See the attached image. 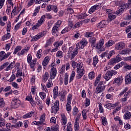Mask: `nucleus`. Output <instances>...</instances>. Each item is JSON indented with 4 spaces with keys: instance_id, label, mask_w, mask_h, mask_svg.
<instances>
[{
    "instance_id": "f257e3e1",
    "label": "nucleus",
    "mask_w": 131,
    "mask_h": 131,
    "mask_svg": "<svg viewBox=\"0 0 131 131\" xmlns=\"http://www.w3.org/2000/svg\"><path fill=\"white\" fill-rule=\"evenodd\" d=\"M84 48V46L80 42L76 44V48L74 50L73 47H70L68 52L69 58H70L71 60H73V59L75 58V56L78 54V50H82V49Z\"/></svg>"
},
{
    "instance_id": "f03ea898",
    "label": "nucleus",
    "mask_w": 131,
    "mask_h": 131,
    "mask_svg": "<svg viewBox=\"0 0 131 131\" xmlns=\"http://www.w3.org/2000/svg\"><path fill=\"white\" fill-rule=\"evenodd\" d=\"M51 70L50 72V78L49 79L47 87L48 88H52L53 86V80L55 77H56V75H57V69L56 68V64L55 63H52L51 64Z\"/></svg>"
},
{
    "instance_id": "7ed1b4c3",
    "label": "nucleus",
    "mask_w": 131,
    "mask_h": 131,
    "mask_svg": "<svg viewBox=\"0 0 131 131\" xmlns=\"http://www.w3.org/2000/svg\"><path fill=\"white\" fill-rule=\"evenodd\" d=\"M59 100H56L53 104L51 110V113L56 114L59 111Z\"/></svg>"
},
{
    "instance_id": "20e7f679",
    "label": "nucleus",
    "mask_w": 131,
    "mask_h": 131,
    "mask_svg": "<svg viewBox=\"0 0 131 131\" xmlns=\"http://www.w3.org/2000/svg\"><path fill=\"white\" fill-rule=\"evenodd\" d=\"M21 100L18 98H14L12 100L11 102V106L12 108L16 109L21 106Z\"/></svg>"
},
{
    "instance_id": "39448f33",
    "label": "nucleus",
    "mask_w": 131,
    "mask_h": 131,
    "mask_svg": "<svg viewBox=\"0 0 131 131\" xmlns=\"http://www.w3.org/2000/svg\"><path fill=\"white\" fill-rule=\"evenodd\" d=\"M116 74H117V72L115 71H108L104 76V79L106 81H108L112 77V76Z\"/></svg>"
},
{
    "instance_id": "423d86ee",
    "label": "nucleus",
    "mask_w": 131,
    "mask_h": 131,
    "mask_svg": "<svg viewBox=\"0 0 131 131\" xmlns=\"http://www.w3.org/2000/svg\"><path fill=\"white\" fill-rule=\"evenodd\" d=\"M11 55V52H8L6 53L5 51L0 52V61H4L6 59H8Z\"/></svg>"
},
{
    "instance_id": "0eeeda50",
    "label": "nucleus",
    "mask_w": 131,
    "mask_h": 131,
    "mask_svg": "<svg viewBox=\"0 0 131 131\" xmlns=\"http://www.w3.org/2000/svg\"><path fill=\"white\" fill-rule=\"evenodd\" d=\"M105 85H103V82H100L96 88L95 93L96 94H100V93L104 92V91H105Z\"/></svg>"
},
{
    "instance_id": "6e6552de",
    "label": "nucleus",
    "mask_w": 131,
    "mask_h": 131,
    "mask_svg": "<svg viewBox=\"0 0 131 131\" xmlns=\"http://www.w3.org/2000/svg\"><path fill=\"white\" fill-rule=\"evenodd\" d=\"M84 68H82L81 69H77V73L76 75V79H80L83 75L84 74Z\"/></svg>"
},
{
    "instance_id": "1a4fd4ad",
    "label": "nucleus",
    "mask_w": 131,
    "mask_h": 131,
    "mask_svg": "<svg viewBox=\"0 0 131 131\" xmlns=\"http://www.w3.org/2000/svg\"><path fill=\"white\" fill-rule=\"evenodd\" d=\"M124 48H125V43L123 42H120L116 44L115 49L117 51H118L123 50Z\"/></svg>"
},
{
    "instance_id": "9d476101",
    "label": "nucleus",
    "mask_w": 131,
    "mask_h": 131,
    "mask_svg": "<svg viewBox=\"0 0 131 131\" xmlns=\"http://www.w3.org/2000/svg\"><path fill=\"white\" fill-rule=\"evenodd\" d=\"M47 11L51 12V11H53L54 13H58V7L55 5H49L47 7Z\"/></svg>"
},
{
    "instance_id": "9b49d317",
    "label": "nucleus",
    "mask_w": 131,
    "mask_h": 131,
    "mask_svg": "<svg viewBox=\"0 0 131 131\" xmlns=\"http://www.w3.org/2000/svg\"><path fill=\"white\" fill-rule=\"evenodd\" d=\"M101 6V4H97L95 5L92 6L89 10V14H93L94 12L95 11L98 10L99 9H100V7Z\"/></svg>"
},
{
    "instance_id": "f8f14e48",
    "label": "nucleus",
    "mask_w": 131,
    "mask_h": 131,
    "mask_svg": "<svg viewBox=\"0 0 131 131\" xmlns=\"http://www.w3.org/2000/svg\"><path fill=\"white\" fill-rule=\"evenodd\" d=\"M104 45V39H101L99 41V43L97 44L95 48L97 49V50H99L100 52H103L105 50L102 49V47H103Z\"/></svg>"
},
{
    "instance_id": "ddd939ff",
    "label": "nucleus",
    "mask_w": 131,
    "mask_h": 131,
    "mask_svg": "<svg viewBox=\"0 0 131 131\" xmlns=\"http://www.w3.org/2000/svg\"><path fill=\"white\" fill-rule=\"evenodd\" d=\"M125 81L126 84H130L131 83V72L127 73L125 77Z\"/></svg>"
},
{
    "instance_id": "4468645a",
    "label": "nucleus",
    "mask_w": 131,
    "mask_h": 131,
    "mask_svg": "<svg viewBox=\"0 0 131 131\" xmlns=\"http://www.w3.org/2000/svg\"><path fill=\"white\" fill-rule=\"evenodd\" d=\"M119 105V102H117L115 104L112 103H107L105 104V107L109 110H111V109H114L116 107L118 106Z\"/></svg>"
},
{
    "instance_id": "2eb2a0df",
    "label": "nucleus",
    "mask_w": 131,
    "mask_h": 131,
    "mask_svg": "<svg viewBox=\"0 0 131 131\" xmlns=\"http://www.w3.org/2000/svg\"><path fill=\"white\" fill-rule=\"evenodd\" d=\"M123 81V78H122V76L118 77L117 78H115L113 81L114 84H118V85H120L122 83V81Z\"/></svg>"
},
{
    "instance_id": "dca6fc26",
    "label": "nucleus",
    "mask_w": 131,
    "mask_h": 131,
    "mask_svg": "<svg viewBox=\"0 0 131 131\" xmlns=\"http://www.w3.org/2000/svg\"><path fill=\"white\" fill-rule=\"evenodd\" d=\"M43 36V33H39V34H37L36 35L33 36L32 39L31 40V41H36L39 39V38H41Z\"/></svg>"
},
{
    "instance_id": "f3484780",
    "label": "nucleus",
    "mask_w": 131,
    "mask_h": 131,
    "mask_svg": "<svg viewBox=\"0 0 131 131\" xmlns=\"http://www.w3.org/2000/svg\"><path fill=\"white\" fill-rule=\"evenodd\" d=\"M61 123L62 125H66L67 124V118L66 117V116H65V114H62L61 115Z\"/></svg>"
},
{
    "instance_id": "a211bd4d",
    "label": "nucleus",
    "mask_w": 131,
    "mask_h": 131,
    "mask_svg": "<svg viewBox=\"0 0 131 131\" xmlns=\"http://www.w3.org/2000/svg\"><path fill=\"white\" fill-rule=\"evenodd\" d=\"M59 31V27L54 26L52 30V33L54 36H58V32Z\"/></svg>"
},
{
    "instance_id": "6ab92c4d",
    "label": "nucleus",
    "mask_w": 131,
    "mask_h": 131,
    "mask_svg": "<svg viewBox=\"0 0 131 131\" xmlns=\"http://www.w3.org/2000/svg\"><path fill=\"white\" fill-rule=\"evenodd\" d=\"M73 114L74 116H80L81 114L79 113V111H78V108L76 106H74L73 111Z\"/></svg>"
},
{
    "instance_id": "aec40b11",
    "label": "nucleus",
    "mask_w": 131,
    "mask_h": 131,
    "mask_svg": "<svg viewBox=\"0 0 131 131\" xmlns=\"http://www.w3.org/2000/svg\"><path fill=\"white\" fill-rule=\"evenodd\" d=\"M107 25L106 21L102 20L97 25V28H104Z\"/></svg>"
},
{
    "instance_id": "412c9836",
    "label": "nucleus",
    "mask_w": 131,
    "mask_h": 131,
    "mask_svg": "<svg viewBox=\"0 0 131 131\" xmlns=\"http://www.w3.org/2000/svg\"><path fill=\"white\" fill-rule=\"evenodd\" d=\"M63 42L64 41H63V40H61L60 41H56L53 43V46L55 47V48H56V49H59V47L62 46Z\"/></svg>"
},
{
    "instance_id": "4be33fe9",
    "label": "nucleus",
    "mask_w": 131,
    "mask_h": 131,
    "mask_svg": "<svg viewBox=\"0 0 131 131\" xmlns=\"http://www.w3.org/2000/svg\"><path fill=\"white\" fill-rule=\"evenodd\" d=\"M130 52H131V49L129 48H127V49L122 50L120 53V54L121 55H128V54H129Z\"/></svg>"
},
{
    "instance_id": "5701e85b",
    "label": "nucleus",
    "mask_w": 131,
    "mask_h": 131,
    "mask_svg": "<svg viewBox=\"0 0 131 131\" xmlns=\"http://www.w3.org/2000/svg\"><path fill=\"white\" fill-rule=\"evenodd\" d=\"M124 119L128 120L131 118V113L130 112L127 111L125 113L123 116Z\"/></svg>"
},
{
    "instance_id": "b1692460",
    "label": "nucleus",
    "mask_w": 131,
    "mask_h": 131,
    "mask_svg": "<svg viewBox=\"0 0 131 131\" xmlns=\"http://www.w3.org/2000/svg\"><path fill=\"white\" fill-rule=\"evenodd\" d=\"M30 49V47L28 46L27 47L25 48L24 49H23L21 51L20 53H18V55L19 56H20V55H24V54H25L26 53H27V52L29 51Z\"/></svg>"
},
{
    "instance_id": "393cba45",
    "label": "nucleus",
    "mask_w": 131,
    "mask_h": 131,
    "mask_svg": "<svg viewBox=\"0 0 131 131\" xmlns=\"http://www.w3.org/2000/svg\"><path fill=\"white\" fill-rule=\"evenodd\" d=\"M119 6L124 11L126 9V4L123 1H120L119 2Z\"/></svg>"
},
{
    "instance_id": "a878e982",
    "label": "nucleus",
    "mask_w": 131,
    "mask_h": 131,
    "mask_svg": "<svg viewBox=\"0 0 131 131\" xmlns=\"http://www.w3.org/2000/svg\"><path fill=\"white\" fill-rule=\"evenodd\" d=\"M46 20V15H42L40 17V19L38 21V25L41 26L43 24V22Z\"/></svg>"
},
{
    "instance_id": "bb28decb",
    "label": "nucleus",
    "mask_w": 131,
    "mask_h": 131,
    "mask_svg": "<svg viewBox=\"0 0 131 131\" xmlns=\"http://www.w3.org/2000/svg\"><path fill=\"white\" fill-rule=\"evenodd\" d=\"M71 101H72V94H69L67 97V105H71Z\"/></svg>"
},
{
    "instance_id": "cd10ccee",
    "label": "nucleus",
    "mask_w": 131,
    "mask_h": 131,
    "mask_svg": "<svg viewBox=\"0 0 131 131\" xmlns=\"http://www.w3.org/2000/svg\"><path fill=\"white\" fill-rule=\"evenodd\" d=\"M9 38H11V34L10 33H7V34L2 37V40L4 41L7 39H9Z\"/></svg>"
},
{
    "instance_id": "c85d7f7f",
    "label": "nucleus",
    "mask_w": 131,
    "mask_h": 131,
    "mask_svg": "<svg viewBox=\"0 0 131 131\" xmlns=\"http://www.w3.org/2000/svg\"><path fill=\"white\" fill-rule=\"evenodd\" d=\"M49 61H50V57H49V56L46 57L42 63L43 66H47V65L49 64Z\"/></svg>"
},
{
    "instance_id": "c756f323",
    "label": "nucleus",
    "mask_w": 131,
    "mask_h": 131,
    "mask_svg": "<svg viewBox=\"0 0 131 131\" xmlns=\"http://www.w3.org/2000/svg\"><path fill=\"white\" fill-rule=\"evenodd\" d=\"M34 114V113L32 111L30 112V113H28L27 114L23 116V118H30V117H32V115H33Z\"/></svg>"
},
{
    "instance_id": "7c9ffc66",
    "label": "nucleus",
    "mask_w": 131,
    "mask_h": 131,
    "mask_svg": "<svg viewBox=\"0 0 131 131\" xmlns=\"http://www.w3.org/2000/svg\"><path fill=\"white\" fill-rule=\"evenodd\" d=\"M52 42H53V38H50L47 40L45 46V48H48L49 46H50L51 43H52Z\"/></svg>"
},
{
    "instance_id": "2f4dec72",
    "label": "nucleus",
    "mask_w": 131,
    "mask_h": 131,
    "mask_svg": "<svg viewBox=\"0 0 131 131\" xmlns=\"http://www.w3.org/2000/svg\"><path fill=\"white\" fill-rule=\"evenodd\" d=\"M95 34L93 32H87L85 33L84 36L85 37H92V36H94Z\"/></svg>"
},
{
    "instance_id": "473e14b6",
    "label": "nucleus",
    "mask_w": 131,
    "mask_h": 131,
    "mask_svg": "<svg viewBox=\"0 0 131 131\" xmlns=\"http://www.w3.org/2000/svg\"><path fill=\"white\" fill-rule=\"evenodd\" d=\"M96 77V74L94 71L91 72L89 74V79H94Z\"/></svg>"
},
{
    "instance_id": "72a5a7b5",
    "label": "nucleus",
    "mask_w": 131,
    "mask_h": 131,
    "mask_svg": "<svg viewBox=\"0 0 131 131\" xmlns=\"http://www.w3.org/2000/svg\"><path fill=\"white\" fill-rule=\"evenodd\" d=\"M99 62V59L98 58V56H96L93 58V65L94 67H96L97 64H98V62Z\"/></svg>"
},
{
    "instance_id": "f704fd0d",
    "label": "nucleus",
    "mask_w": 131,
    "mask_h": 131,
    "mask_svg": "<svg viewBox=\"0 0 131 131\" xmlns=\"http://www.w3.org/2000/svg\"><path fill=\"white\" fill-rule=\"evenodd\" d=\"M114 45V41L112 40H110L107 42L105 44L106 48H110L112 46Z\"/></svg>"
},
{
    "instance_id": "c9c22d12",
    "label": "nucleus",
    "mask_w": 131,
    "mask_h": 131,
    "mask_svg": "<svg viewBox=\"0 0 131 131\" xmlns=\"http://www.w3.org/2000/svg\"><path fill=\"white\" fill-rule=\"evenodd\" d=\"M80 42L84 46V48L89 43L88 40L85 38H82V40L80 41Z\"/></svg>"
},
{
    "instance_id": "e433bc0d",
    "label": "nucleus",
    "mask_w": 131,
    "mask_h": 131,
    "mask_svg": "<svg viewBox=\"0 0 131 131\" xmlns=\"http://www.w3.org/2000/svg\"><path fill=\"white\" fill-rule=\"evenodd\" d=\"M101 74H99L98 76L96 77V80L94 83V86H97V85L99 83L101 79Z\"/></svg>"
},
{
    "instance_id": "4c0bfd02",
    "label": "nucleus",
    "mask_w": 131,
    "mask_h": 131,
    "mask_svg": "<svg viewBox=\"0 0 131 131\" xmlns=\"http://www.w3.org/2000/svg\"><path fill=\"white\" fill-rule=\"evenodd\" d=\"M5 106H6L5 100H4V98H2L0 97V108H4Z\"/></svg>"
},
{
    "instance_id": "58836bf2",
    "label": "nucleus",
    "mask_w": 131,
    "mask_h": 131,
    "mask_svg": "<svg viewBox=\"0 0 131 131\" xmlns=\"http://www.w3.org/2000/svg\"><path fill=\"white\" fill-rule=\"evenodd\" d=\"M68 77H69V75L67 73H66L64 75V82L65 85H67V84H68Z\"/></svg>"
},
{
    "instance_id": "ea45409f",
    "label": "nucleus",
    "mask_w": 131,
    "mask_h": 131,
    "mask_svg": "<svg viewBox=\"0 0 131 131\" xmlns=\"http://www.w3.org/2000/svg\"><path fill=\"white\" fill-rule=\"evenodd\" d=\"M63 55L64 53H63V52L59 51L56 53V56L57 58H63Z\"/></svg>"
},
{
    "instance_id": "a19ab883",
    "label": "nucleus",
    "mask_w": 131,
    "mask_h": 131,
    "mask_svg": "<svg viewBox=\"0 0 131 131\" xmlns=\"http://www.w3.org/2000/svg\"><path fill=\"white\" fill-rule=\"evenodd\" d=\"M50 76V75H49V73L46 72L45 75L43 76V80L45 82L49 79V77Z\"/></svg>"
},
{
    "instance_id": "79ce46f5",
    "label": "nucleus",
    "mask_w": 131,
    "mask_h": 131,
    "mask_svg": "<svg viewBox=\"0 0 131 131\" xmlns=\"http://www.w3.org/2000/svg\"><path fill=\"white\" fill-rule=\"evenodd\" d=\"M37 59H33L32 61H31L30 63V67L31 68H34V66H35V64H36V62Z\"/></svg>"
},
{
    "instance_id": "37998d69",
    "label": "nucleus",
    "mask_w": 131,
    "mask_h": 131,
    "mask_svg": "<svg viewBox=\"0 0 131 131\" xmlns=\"http://www.w3.org/2000/svg\"><path fill=\"white\" fill-rule=\"evenodd\" d=\"M68 23L69 26L67 27L69 28V29L71 30V28L73 27V24L72 23V19L71 18H69Z\"/></svg>"
},
{
    "instance_id": "c03bdc74",
    "label": "nucleus",
    "mask_w": 131,
    "mask_h": 131,
    "mask_svg": "<svg viewBox=\"0 0 131 131\" xmlns=\"http://www.w3.org/2000/svg\"><path fill=\"white\" fill-rule=\"evenodd\" d=\"M21 50H22V47H21V46H17L14 49L13 55H16V54H17L19 51H21Z\"/></svg>"
},
{
    "instance_id": "a18cd8bd",
    "label": "nucleus",
    "mask_w": 131,
    "mask_h": 131,
    "mask_svg": "<svg viewBox=\"0 0 131 131\" xmlns=\"http://www.w3.org/2000/svg\"><path fill=\"white\" fill-rule=\"evenodd\" d=\"M40 9V7H37L35 10L34 11V13H33V16H35L37 15V13L39 12V10Z\"/></svg>"
},
{
    "instance_id": "49530a36",
    "label": "nucleus",
    "mask_w": 131,
    "mask_h": 131,
    "mask_svg": "<svg viewBox=\"0 0 131 131\" xmlns=\"http://www.w3.org/2000/svg\"><path fill=\"white\" fill-rule=\"evenodd\" d=\"M75 76V72L72 71L71 74V76L70 77V80H69L70 83L73 80V79H74Z\"/></svg>"
},
{
    "instance_id": "de8ad7c7",
    "label": "nucleus",
    "mask_w": 131,
    "mask_h": 131,
    "mask_svg": "<svg viewBox=\"0 0 131 131\" xmlns=\"http://www.w3.org/2000/svg\"><path fill=\"white\" fill-rule=\"evenodd\" d=\"M115 54V51L114 50H112L108 54L106 55L107 58H108V59H110V58H111V57H112V56H113V55H114Z\"/></svg>"
},
{
    "instance_id": "09e8293b",
    "label": "nucleus",
    "mask_w": 131,
    "mask_h": 131,
    "mask_svg": "<svg viewBox=\"0 0 131 131\" xmlns=\"http://www.w3.org/2000/svg\"><path fill=\"white\" fill-rule=\"evenodd\" d=\"M96 38L95 37H92V38H91L89 40V41L92 44V47H95V43H96Z\"/></svg>"
},
{
    "instance_id": "8fccbe9b",
    "label": "nucleus",
    "mask_w": 131,
    "mask_h": 131,
    "mask_svg": "<svg viewBox=\"0 0 131 131\" xmlns=\"http://www.w3.org/2000/svg\"><path fill=\"white\" fill-rule=\"evenodd\" d=\"M71 64L73 68H74V69H75V68H77V66L78 65V63H77V62H76L73 60H72L71 61Z\"/></svg>"
},
{
    "instance_id": "3c124183",
    "label": "nucleus",
    "mask_w": 131,
    "mask_h": 131,
    "mask_svg": "<svg viewBox=\"0 0 131 131\" xmlns=\"http://www.w3.org/2000/svg\"><path fill=\"white\" fill-rule=\"evenodd\" d=\"M16 70H17L16 77H18V76H22V70L17 68Z\"/></svg>"
},
{
    "instance_id": "603ef678",
    "label": "nucleus",
    "mask_w": 131,
    "mask_h": 131,
    "mask_svg": "<svg viewBox=\"0 0 131 131\" xmlns=\"http://www.w3.org/2000/svg\"><path fill=\"white\" fill-rule=\"evenodd\" d=\"M59 92H58V86H55L53 89V96H58Z\"/></svg>"
},
{
    "instance_id": "864d4df0",
    "label": "nucleus",
    "mask_w": 131,
    "mask_h": 131,
    "mask_svg": "<svg viewBox=\"0 0 131 131\" xmlns=\"http://www.w3.org/2000/svg\"><path fill=\"white\" fill-rule=\"evenodd\" d=\"M8 65L9 61H7L6 62L4 63L0 67V71H1V70H3V69H5V68H6V67H7V66H8Z\"/></svg>"
},
{
    "instance_id": "5fc2aeb1",
    "label": "nucleus",
    "mask_w": 131,
    "mask_h": 131,
    "mask_svg": "<svg viewBox=\"0 0 131 131\" xmlns=\"http://www.w3.org/2000/svg\"><path fill=\"white\" fill-rule=\"evenodd\" d=\"M101 122H102V124H103V125H106V124H107V119H106V117H101Z\"/></svg>"
},
{
    "instance_id": "6e6d98bb",
    "label": "nucleus",
    "mask_w": 131,
    "mask_h": 131,
    "mask_svg": "<svg viewBox=\"0 0 131 131\" xmlns=\"http://www.w3.org/2000/svg\"><path fill=\"white\" fill-rule=\"evenodd\" d=\"M116 61L115 58H112L110 60H109L108 65H114V64H116Z\"/></svg>"
},
{
    "instance_id": "4d7b16f0",
    "label": "nucleus",
    "mask_w": 131,
    "mask_h": 131,
    "mask_svg": "<svg viewBox=\"0 0 131 131\" xmlns=\"http://www.w3.org/2000/svg\"><path fill=\"white\" fill-rule=\"evenodd\" d=\"M31 61H32V56H31V54H29L27 56V62L28 64H30Z\"/></svg>"
},
{
    "instance_id": "13d9d810",
    "label": "nucleus",
    "mask_w": 131,
    "mask_h": 131,
    "mask_svg": "<svg viewBox=\"0 0 131 131\" xmlns=\"http://www.w3.org/2000/svg\"><path fill=\"white\" fill-rule=\"evenodd\" d=\"M67 131H72L71 122H69L67 124Z\"/></svg>"
},
{
    "instance_id": "bf43d9fd",
    "label": "nucleus",
    "mask_w": 131,
    "mask_h": 131,
    "mask_svg": "<svg viewBox=\"0 0 131 131\" xmlns=\"http://www.w3.org/2000/svg\"><path fill=\"white\" fill-rule=\"evenodd\" d=\"M16 79V76H15V74H13L11 75L10 79L8 80V81L9 82H12V81H14Z\"/></svg>"
},
{
    "instance_id": "052dcab7",
    "label": "nucleus",
    "mask_w": 131,
    "mask_h": 131,
    "mask_svg": "<svg viewBox=\"0 0 131 131\" xmlns=\"http://www.w3.org/2000/svg\"><path fill=\"white\" fill-rule=\"evenodd\" d=\"M36 103L38 105V106H41L42 105L41 101L38 98V97H35Z\"/></svg>"
},
{
    "instance_id": "680f3d73",
    "label": "nucleus",
    "mask_w": 131,
    "mask_h": 131,
    "mask_svg": "<svg viewBox=\"0 0 131 131\" xmlns=\"http://www.w3.org/2000/svg\"><path fill=\"white\" fill-rule=\"evenodd\" d=\"M82 68H83V63H82V62H80L78 63V66L77 67V69H82Z\"/></svg>"
},
{
    "instance_id": "e2e57ef3",
    "label": "nucleus",
    "mask_w": 131,
    "mask_h": 131,
    "mask_svg": "<svg viewBox=\"0 0 131 131\" xmlns=\"http://www.w3.org/2000/svg\"><path fill=\"white\" fill-rule=\"evenodd\" d=\"M115 60L117 63H118L119 62H120V61L122 60L121 57L119 56V55L116 56V58H114Z\"/></svg>"
},
{
    "instance_id": "0e129e2a",
    "label": "nucleus",
    "mask_w": 131,
    "mask_h": 131,
    "mask_svg": "<svg viewBox=\"0 0 131 131\" xmlns=\"http://www.w3.org/2000/svg\"><path fill=\"white\" fill-rule=\"evenodd\" d=\"M108 16L109 19H111V20H113V19H115L116 18V16H115V15H114L112 13L109 14Z\"/></svg>"
},
{
    "instance_id": "69168bd1",
    "label": "nucleus",
    "mask_w": 131,
    "mask_h": 131,
    "mask_svg": "<svg viewBox=\"0 0 131 131\" xmlns=\"http://www.w3.org/2000/svg\"><path fill=\"white\" fill-rule=\"evenodd\" d=\"M82 115L83 117V119L85 120L86 119V111H85V110H84L82 111Z\"/></svg>"
},
{
    "instance_id": "338daca9",
    "label": "nucleus",
    "mask_w": 131,
    "mask_h": 131,
    "mask_svg": "<svg viewBox=\"0 0 131 131\" xmlns=\"http://www.w3.org/2000/svg\"><path fill=\"white\" fill-rule=\"evenodd\" d=\"M122 66L123 64L122 63H119L114 67V69L117 70V69H119V68H120Z\"/></svg>"
},
{
    "instance_id": "774afa93",
    "label": "nucleus",
    "mask_w": 131,
    "mask_h": 131,
    "mask_svg": "<svg viewBox=\"0 0 131 131\" xmlns=\"http://www.w3.org/2000/svg\"><path fill=\"white\" fill-rule=\"evenodd\" d=\"M85 17H88V15L85 13L80 14L78 16V19H84Z\"/></svg>"
}]
</instances>
